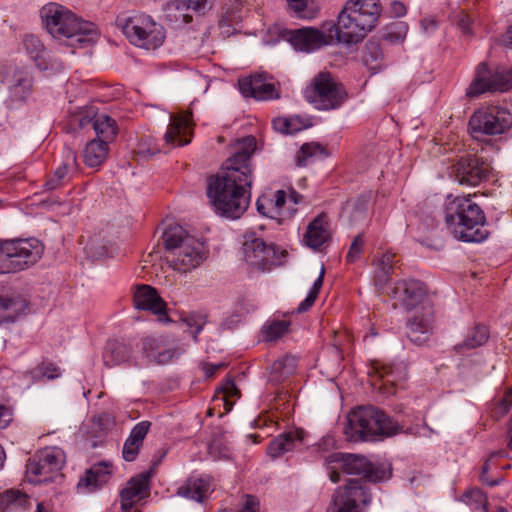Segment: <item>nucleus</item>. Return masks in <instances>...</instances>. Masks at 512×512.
I'll return each instance as SVG.
<instances>
[{
  "mask_svg": "<svg viewBox=\"0 0 512 512\" xmlns=\"http://www.w3.org/2000/svg\"><path fill=\"white\" fill-rule=\"evenodd\" d=\"M256 148L257 141L252 135L237 140L220 172L209 178L207 195L217 214L238 219L247 210L253 183L251 157Z\"/></svg>",
  "mask_w": 512,
  "mask_h": 512,
  "instance_id": "obj_1",
  "label": "nucleus"
},
{
  "mask_svg": "<svg viewBox=\"0 0 512 512\" xmlns=\"http://www.w3.org/2000/svg\"><path fill=\"white\" fill-rule=\"evenodd\" d=\"M443 214L448 231L459 241L481 243L490 235L486 215L470 195H448Z\"/></svg>",
  "mask_w": 512,
  "mask_h": 512,
  "instance_id": "obj_2",
  "label": "nucleus"
},
{
  "mask_svg": "<svg viewBox=\"0 0 512 512\" xmlns=\"http://www.w3.org/2000/svg\"><path fill=\"white\" fill-rule=\"evenodd\" d=\"M45 28L51 36L73 48H83L98 40L95 24L83 21L66 7L49 3L41 10Z\"/></svg>",
  "mask_w": 512,
  "mask_h": 512,
  "instance_id": "obj_3",
  "label": "nucleus"
},
{
  "mask_svg": "<svg viewBox=\"0 0 512 512\" xmlns=\"http://www.w3.org/2000/svg\"><path fill=\"white\" fill-rule=\"evenodd\" d=\"M175 356V351L162 349L159 341L146 337L138 341L109 340L103 351L104 365L112 368L121 364L140 366L147 361L165 364Z\"/></svg>",
  "mask_w": 512,
  "mask_h": 512,
  "instance_id": "obj_4",
  "label": "nucleus"
},
{
  "mask_svg": "<svg viewBox=\"0 0 512 512\" xmlns=\"http://www.w3.org/2000/svg\"><path fill=\"white\" fill-rule=\"evenodd\" d=\"M413 433L374 406L358 407L347 415L344 433L349 441L374 440L377 436L390 437L398 433Z\"/></svg>",
  "mask_w": 512,
  "mask_h": 512,
  "instance_id": "obj_5",
  "label": "nucleus"
},
{
  "mask_svg": "<svg viewBox=\"0 0 512 512\" xmlns=\"http://www.w3.org/2000/svg\"><path fill=\"white\" fill-rule=\"evenodd\" d=\"M163 241L173 268L177 271H191L207 258L204 242L181 226L168 228L163 234Z\"/></svg>",
  "mask_w": 512,
  "mask_h": 512,
  "instance_id": "obj_6",
  "label": "nucleus"
},
{
  "mask_svg": "<svg viewBox=\"0 0 512 512\" xmlns=\"http://www.w3.org/2000/svg\"><path fill=\"white\" fill-rule=\"evenodd\" d=\"M116 25L131 44L146 50L159 48L166 38L162 24L145 13H121L116 18Z\"/></svg>",
  "mask_w": 512,
  "mask_h": 512,
  "instance_id": "obj_7",
  "label": "nucleus"
},
{
  "mask_svg": "<svg viewBox=\"0 0 512 512\" xmlns=\"http://www.w3.org/2000/svg\"><path fill=\"white\" fill-rule=\"evenodd\" d=\"M44 253V245L37 238L0 241V274L16 273L36 264Z\"/></svg>",
  "mask_w": 512,
  "mask_h": 512,
  "instance_id": "obj_8",
  "label": "nucleus"
},
{
  "mask_svg": "<svg viewBox=\"0 0 512 512\" xmlns=\"http://www.w3.org/2000/svg\"><path fill=\"white\" fill-rule=\"evenodd\" d=\"M347 92L330 72L317 74L305 92L306 99L318 110H334L341 107L347 99Z\"/></svg>",
  "mask_w": 512,
  "mask_h": 512,
  "instance_id": "obj_9",
  "label": "nucleus"
},
{
  "mask_svg": "<svg viewBox=\"0 0 512 512\" xmlns=\"http://www.w3.org/2000/svg\"><path fill=\"white\" fill-rule=\"evenodd\" d=\"M302 202L303 196L293 188L288 191L269 190L258 197L256 207L261 215L282 223L295 215L297 205Z\"/></svg>",
  "mask_w": 512,
  "mask_h": 512,
  "instance_id": "obj_10",
  "label": "nucleus"
},
{
  "mask_svg": "<svg viewBox=\"0 0 512 512\" xmlns=\"http://www.w3.org/2000/svg\"><path fill=\"white\" fill-rule=\"evenodd\" d=\"M512 127V113L500 106H487L477 109L469 120L471 133L481 135H501Z\"/></svg>",
  "mask_w": 512,
  "mask_h": 512,
  "instance_id": "obj_11",
  "label": "nucleus"
},
{
  "mask_svg": "<svg viewBox=\"0 0 512 512\" xmlns=\"http://www.w3.org/2000/svg\"><path fill=\"white\" fill-rule=\"evenodd\" d=\"M63 463L62 450L56 447L45 448L28 459L26 463L27 480L33 484L51 481L53 475L62 468Z\"/></svg>",
  "mask_w": 512,
  "mask_h": 512,
  "instance_id": "obj_12",
  "label": "nucleus"
},
{
  "mask_svg": "<svg viewBox=\"0 0 512 512\" xmlns=\"http://www.w3.org/2000/svg\"><path fill=\"white\" fill-rule=\"evenodd\" d=\"M371 502L369 489L362 480H350L345 486L339 487L332 499L327 512H363Z\"/></svg>",
  "mask_w": 512,
  "mask_h": 512,
  "instance_id": "obj_13",
  "label": "nucleus"
},
{
  "mask_svg": "<svg viewBox=\"0 0 512 512\" xmlns=\"http://www.w3.org/2000/svg\"><path fill=\"white\" fill-rule=\"evenodd\" d=\"M338 464L341 471L348 475H358L369 482H378L387 477L382 466H375L366 457L355 454L332 453L328 456V464Z\"/></svg>",
  "mask_w": 512,
  "mask_h": 512,
  "instance_id": "obj_14",
  "label": "nucleus"
},
{
  "mask_svg": "<svg viewBox=\"0 0 512 512\" xmlns=\"http://www.w3.org/2000/svg\"><path fill=\"white\" fill-rule=\"evenodd\" d=\"M246 263L259 271L269 272L280 265V257L273 244H266L261 238L246 240L243 244Z\"/></svg>",
  "mask_w": 512,
  "mask_h": 512,
  "instance_id": "obj_15",
  "label": "nucleus"
},
{
  "mask_svg": "<svg viewBox=\"0 0 512 512\" xmlns=\"http://www.w3.org/2000/svg\"><path fill=\"white\" fill-rule=\"evenodd\" d=\"M240 93L246 98L260 101L280 98V87L273 78L266 73H255L238 80Z\"/></svg>",
  "mask_w": 512,
  "mask_h": 512,
  "instance_id": "obj_16",
  "label": "nucleus"
},
{
  "mask_svg": "<svg viewBox=\"0 0 512 512\" xmlns=\"http://www.w3.org/2000/svg\"><path fill=\"white\" fill-rule=\"evenodd\" d=\"M2 82L8 88L7 103L10 107L24 104L32 94V77L24 68L6 67Z\"/></svg>",
  "mask_w": 512,
  "mask_h": 512,
  "instance_id": "obj_17",
  "label": "nucleus"
},
{
  "mask_svg": "<svg viewBox=\"0 0 512 512\" xmlns=\"http://www.w3.org/2000/svg\"><path fill=\"white\" fill-rule=\"evenodd\" d=\"M491 167L476 155L466 154L452 165L455 179L462 185L476 186L489 176Z\"/></svg>",
  "mask_w": 512,
  "mask_h": 512,
  "instance_id": "obj_18",
  "label": "nucleus"
},
{
  "mask_svg": "<svg viewBox=\"0 0 512 512\" xmlns=\"http://www.w3.org/2000/svg\"><path fill=\"white\" fill-rule=\"evenodd\" d=\"M365 22L357 17L355 10L346 11L343 7L334 25L336 38L344 44H357L362 41L374 27L363 25Z\"/></svg>",
  "mask_w": 512,
  "mask_h": 512,
  "instance_id": "obj_19",
  "label": "nucleus"
},
{
  "mask_svg": "<svg viewBox=\"0 0 512 512\" xmlns=\"http://www.w3.org/2000/svg\"><path fill=\"white\" fill-rule=\"evenodd\" d=\"M283 38L289 42L296 51L312 53L328 45L331 37L317 28L303 27L285 30L283 32Z\"/></svg>",
  "mask_w": 512,
  "mask_h": 512,
  "instance_id": "obj_20",
  "label": "nucleus"
},
{
  "mask_svg": "<svg viewBox=\"0 0 512 512\" xmlns=\"http://www.w3.org/2000/svg\"><path fill=\"white\" fill-rule=\"evenodd\" d=\"M407 320L408 338L420 345L428 339L433 329V307L431 304H422L421 307L410 311Z\"/></svg>",
  "mask_w": 512,
  "mask_h": 512,
  "instance_id": "obj_21",
  "label": "nucleus"
},
{
  "mask_svg": "<svg viewBox=\"0 0 512 512\" xmlns=\"http://www.w3.org/2000/svg\"><path fill=\"white\" fill-rule=\"evenodd\" d=\"M151 474L142 472L130 478L120 491V504L124 512H129L136 503L149 495Z\"/></svg>",
  "mask_w": 512,
  "mask_h": 512,
  "instance_id": "obj_22",
  "label": "nucleus"
},
{
  "mask_svg": "<svg viewBox=\"0 0 512 512\" xmlns=\"http://www.w3.org/2000/svg\"><path fill=\"white\" fill-rule=\"evenodd\" d=\"M213 0H170L166 8V17L170 21L188 24L192 21L190 12L204 14L212 6Z\"/></svg>",
  "mask_w": 512,
  "mask_h": 512,
  "instance_id": "obj_23",
  "label": "nucleus"
},
{
  "mask_svg": "<svg viewBox=\"0 0 512 512\" xmlns=\"http://www.w3.org/2000/svg\"><path fill=\"white\" fill-rule=\"evenodd\" d=\"M113 474V464L110 461H100L93 464L77 483L81 493H92L101 489L109 482Z\"/></svg>",
  "mask_w": 512,
  "mask_h": 512,
  "instance_id": "obj_24",
  "label": "nucleus"
},
{
  "mask_svg": "<svg viewBox=\"0 0 512 512\" xmlns=\"http://www.w3.org/2000/svg\"><path fill=\"white\" fill-rule=\"evenodd\" d=\"M193 127L192 113L184 112L171 115L170 123L164 135L166 144L170 146H184L191 141Z\"/></svg>",
  "mask_w": 512,
  "mask_h": 512,
  "instance_id": "obj_25",
  "label": "nucleus"
},
{
  "mask_svg": "<svg viewBox=\"0 0 512 512\" xmlns=\"http://www.w3.org/2000/svg\"><path fill=\"white\" fill-rule=\"evenodd\" d=\"M78 170L76 152L65 147L62 154V162L47 179L45 187L47 190H55L65 185Z\"/></svg>",
  "mask_w": 512,
  "mask_h": 512,
  "instance_id": "obj_26",
  "label": "nucleus"
},
{
  "mask_svg": "<svg viewBox=\"0 0 512 512\" xmlns=\"http://www.w3.org/2000/svg\"><path fill=\"white\" fill-rule=\"evenodd\" d=\"M402 292V304L408 311H413L422 306V304H430L426 299V290L420 281L402 280L398 281L394 287L395 296Z\"/></svg>",
  "mask_w": 512,
  "mask_h": 512,
  "instance_id": "obj_27",
  "label": "nucleus"
},
{
  "mask_svg": "<svg viewBox=\"0 0 512 512\" xmlns=\"http://www.w3.org/2000/svg\"><path fill=\"white\" fill-rule=\"evenodd\" d=\"M133 302L138 310L151 311L156 315L166 314V303L150 285H137L133 293Z\"/></svg>",
  "mask_w": 512,
  "mask_h": 512,
  "instance_id": "obj_28",
  "label": "nucleus"
},
{
  "mask_svg": "<svg viewBox=\"0 0 512 512\" xmlns=\"http://www.w3.org/2000/svg\"><path fill=\"white\" fill-rule=\"evenodd\" d=\"M330 238L331 233L327 215L321 213L308 224L303 235V243L313 250H319L329 242Z\"/></svg>",
  "mask_w": 512,
  "mask_h": 512,
  "instance_id": "obj_29",
  "label": "nucleus"
},
{
  "mask_svg": "<svg viewBox=\"0 0 512 512\" xmlns=\"http://www.w3.org/2000/svg\"><path fill=\"white\" fill-rule=\"evenodd\" d=\"M150 428L151 422L141 421L131 429L122 449V457L125 461L132 462L136 460Z\"/></svg>",
  "mask_w": 512,
  "mask_h": 512,
  "instance_id": "obj_30",
  "label": "nucleus"
},
{
  "mask_svg": "<svg viewBox=\"0 0 512 512\" xmlns=\"http://www.w3.org/2000/svg\"><path fill=\"white\" fill-rule=\"evenodd\" d=\"M346 11L355 10L357 17L362 19L363 25L373 26L381 15V5L379 0H348L343 6Z\"/></svg>",
  "mask_w": 512,
  "mask_h": 512,
  "instance_id": "obj_31",
  "label": "nucleus"
},
{
  "mask_svg": "<svg viewBox=\"0 0 512 512\" xmlns=\"http://www.w3.org/2000/svg\"><path fill=\"white\" fill-rule=\"evenodd\" d=\"M210 487L211 483L208 478L189 477L177 488L176 494L188 500L201 503L207 497Z\"/></svg>",
  "mask_w": 512,
  "mask_h": 512,
  "instance_id": "obj_32",
  "label": "nucleus"
},
{
  "mask_svg": "<svg viewBox=\"0 0 512 512\" xmlns=\"http://www.w3.org/2000/svg\"><path fill=\"white\" fill-rule=\"evenodd\" d=\"M490 332L487 326L478 324L471 328L464 340L454 346V351L460 355H465L469 351L479 348L487 343Z\"/></svg>",
  "mask_w": 512,
  "mask_h": 512,
  "instance_id": "obj_33",
  "label": "nucleus"
},
{
  "mask_svg": "<svg viewBox=\"0 0 512 512\" xmlns=\"http://www.w3.org/2000/svg\"><path fill=\"white\" fill-rule=\"evenodd\" d=\"M302 431H290L283 433L273 439L268 446V454L273 457H279L284 453L296 449L302 444Z\"/></svg>",
  "mask_w": 512,
  "mask_h": 512,
  "instance_id": "obj_34",
  "label": "nucleus"
},
{
  "mask_svg": "<svg viewBox=\"0 0 512 512\" xmlns=\"http://www.w3.org/2000/svg\"><path fill=\"white\" fill-rule=\"evenodd\" d=\"M493 70L485 62L480 63L475 71V77L469 85L466 94L477 97L486 92H492Z\"/></svg>",
  "mask_w": 512,
  "mask_h": 512,
  "instance_id": "obj_35",
  "label": "nucleus"
},
{
  "mask_svg": "<svg viewBox=\"0 0 512 512\" xmlns=\"http://www.w3.org/2000/svg\"><path fill=\"white\" fill-rule=\"evenodd\" d=\"M297 358L285 355L274 361L269 368V382L280 384L293 375L297 368Z\"/></svg>",
  "mask_w": 512,
  "mask_h": 512,
  "instance_id": "obj_36",
  "label": "nucleus"
},
{
  "mask_svg": "<svg viewBox=\"0 0 512 512\" xmlns=\"http://www.w3.org/2000/svg\"><path fill=\"white\" fill-rule=\"evenodd\" d=\"M23 46L26 53L40 70L46 71L49 69L48 60L51 61L50 54L37 36L32 34L26 35L23 39Z\"/></svg>",
  "mask_w": 512,
  "mask_h": 512,
  "instance_id": "obj_37",
  "label": "nucleus"
},
{
  "mask_svg": "<svg viewBox=\"0 0 512 512\" xmlns=\"http://www.w3.org/2000/svg\"><path fill=\"white\" fill-rule=\"evenodd\" d=\"M384 58V52L380 43L374 39L369 40L362 54V61L367 69L373 74L378 73L385 66Z\"/></svg>",
  "mask_w": 512,
  "mask_h": 512,
  "instance_id": "obj_38",
  "label": "nucleus"
},
{
  "mask_svg": "<svg viewBox=\"0 0 512 512\" xmlns=\"http://www.w3.org/2000/svg\"><path fill=\"white\" fill-rule=\"evenodd\" d=\"M328 156L327 149L316 142L304 143L298 150L295 159L299 167H306Z\"/></svg>",
  "mask_w": 512,
  "mask_h": 512,
  "instance_id": "obj_39",
  "label": "nucleus"
},
{
  "mask_svg": "<svg viewBox=\"0 0 512 512\" xmlns=\"http://www.w3.org/2000/svg\"><path fill=\"white\" fill-rule=\"evenodd\" d=\"M108 144L105 141L91 140L86 144L83 152V161L86 166L96 168L101 166L108 155Z\"/></svg>",
  "mask_w": 512,
  "mask_h": 512,
  "instance_id": "obj_40",
  "label": "nucleus"
},
{
  "mask_svg": "<svg viewBox=\"0 0 512 512\" xmlns=\"http://www.w3.org/2000/svg\"><path fill=\"white\" fill-rule=\"evenodd\" d=\"M394 255L385 253L375 262L374 284L378 291H382L389 282L393 273Z\"/></svg>",
  "mask_w": 512,
  "mask_h": 512,
  "instance_id": "obj_41",
  "label": "nucleus"
},
{
  "mask_svg": "<svg viewBox=\"0 0 512 512\" xmlns=\"http://www.w3.org/2000/svg\"><path fill=\"white\" fill-rule=\"evenodd\" d=\"M93 129L98 141H112L117 134L116 121L106 114H95L93 120Z\"/></svg>",
  "mask_w": 512,
  "mask_h": 512,
  "instance_id": "obj_42",
  "label": "nucleus"
},
{
  "mask_svg": "<svg viewBox=\"0 0 512 512\" xmlns=\"http://www.w3.org/2000/svg\"><path fill=\"white\" fill-rule=\"evenodd\" d=\"M272 124L276 131L283 134H294L310 126L309 120L299 115L277 117Z\"/></svg>",
  "mask_w": 512,
  "mask_h": 512,
  "instance_id": "obj_43",
  "label": "nucleus"
},
{
  "mask_svg": "<svg viewBox=\"0 0 512 512\" xmlns=\"http://www.w3.org/2000/svg\"><path fill=\"white\" fill-rule=\"evenodd\" d=\"M23 307L24 301L21 297L0 295V323L14 321Z\"/></svg>",
  "mask_w": 512,
  "mask_h": 512,
  "instance_id": "obj_44",
  "label": "nucleus"
},
{
  "mask_svg": "<svg viewBox=\"0 0 512 512\" xmlns=\"http://www.w3.org/2000/svg\"><path fill=\"white\" fill-rule=\"evenodd\" d=\"M291 322L289 320H268L261 329L263 339L266 342H274L289 332Z\"/></svg>",
  "mask_w": 512,
  "mask_h": 512,
  "instance_id": "obj_45",
  "label": "nucleus"
},
{
  "mask_svg": "<svg viewBox=\"0 0 512 512\" xmlns=\"http://www.w3.org/2000/svg\"><path fill=\"white\" fill-rule=\"evenodd\" d=\"M461 501L468 505L473 512H487L488 499L479 488L467 490L461 497Z\"/></svg>",
  "mask_w": 512,
  "mask_h": 512,
  "instance_id": "obj_46",
  "label": "nucleus"
},
{
  "mask_svg": "<svg viewBox=\"0 0 512 512\" xmlns=\"http://www.w3.org/2000/svg\"><path fill=\"white\" fill-rule=\"evenodd\" d=\"M512 89V68L497 67L493 70L492 92H506Z\"/></svg>",
  "mask_w": 512,
  "mask_h": 512,
  "instance_id": "obj_47",
  "label": "nucleus"
},
{
  "mask_svg": "<svg viewBox=\"0 0 512 512\" xmlns=\"http://www.w3.org/2000/svg\"><path fill=\"white\" fill-rule=\"evenodd\" d=\"M31 375L36 381H40L42 379L54 380L62 375V371L56 364L50 361H42L32 369Z\"/></svg>",
  "mask_w": 512,
  "mask_h": 512,
  "instance_id": "obj_48",
  "label": "nucleus"
},
{
  "mask_svg": "<svg viewBox=\"0 0 512 512\" xmlns=\"http://www.w3.org/2000/svg\"><path fill=\"white\" fill-rule=\"evenodd\" d=\"M217 394L221 395V399L224 401V406L227 412L232 409L233 402L229 400L232 397H239V390L233 380H226L222 386L217 390Z\"/></svg>",
  "mask_w": 512,
  "mask_h": 512,
  "instance_id": "obj_49",
  "label": "nucleus"
},
{
  "mask_svg": "<svg viewBox=\"0 0 512 512\" xmlns=\"http://www.w3.org/2000/svg\"><path fill=\"white\" fill-rule=\"evenodd\" d=\"M375 372L385 383L395 384L399 379L402 378L401 371L396 369L392 364H377L374 367Z\"/></svg>",
  "mask_w": 512,
  "mask_h": 512,
  "instance_id": "obj_50",
  "label": "nucleus"
},
{
  "mask_svg": "<svg viewBox=\"0 0 512 512\" xmlns=\"http://www.w3.org/2000/svg\"><path fill=\"white\" fill-rule=\"evenodd\" d=\"M27 501V495L20 492L19 490H8L0 494V504L6 505L7 507H22L27 503Z\"/></svg>",
  "mask_w": 512,
  "mask_h": 512,
  "instance_id": "obj_51",
  "label": "nucleus"
},
{
  "mask_svg": "<svg viewBox=\"0 0 512 512\" xmlns=\"http://www.w3.org/2000/svg\"><path fill=\"white\" fill-rule=\"evenodd\" d=\"M183 321L190 329V333L192 334L194 341L197 342V337L206 324V317L201 314L191 313L188 314Z\"/></svg>",
  "mask_w": 512,
  "mask_h": 512,
  "instance_id": "obj_52",
  "label": "nucleus"
},
{
  "mask_svg": "<svg viewBox=\"0 0 512 512\" xmlns=\"http://www.w3.org/2000/svg\"><path fill=\"white\" fill-rule=\"evenodd\" d=\"M365 245L364 235L358 234L352 241L349 250L346 255V261L348 263H355L362 255L363 247Z\"/></svg>",
  "mask_w": 512,
  "mask_h": 512,
  "instance_id": "obj_53",
  "label": "nucleus"
},
{
  "mask_svg": "<svg viewBox=\"0 0 512 512\" xmlns=\"http://www.w3.org/2000/svg\"><path fill=\"white\" fill-rule=\"evenodd\" d=\"M512 407V388H508L503 397L496 403L493 415L497 418L505 416Z\"/></svg>",
  "mask_w": 512,
  "mask_h": 512,
  "instance_id": "obj_54",
  "label": "nucleus"
},
{
  "mask_svg": "<svg viewBox=\"0 0 512 512\" xmlns=\"http://www.w3.org/2000/svg\"><path fill=\"white\" fill-rule=\"evenodd\" d=\"M93 422L103 433L111 431L116 424L115 417L108 412H102L98 414L96 417H94Z\"/></svg>",
  "mask_w": 512,
  "mask_h": 512,
  "instance_id": "obj_55",
  "label": "nucleus"
},
{
  "mask_svg": "<svg viewBox=\"0 0 512 512\" xmlns=\"http://www.w3.org/2000/svg\"><path fill=\"white\" fill-rule=\"evenodd\" d=\"M289 8L299 18L310 19L313 17V13L307 8L308 0H286Z\"/></svg>",
  "mask_w": 512,
  "mask_h": 512,
  "instance_id": "obj_56",
  "label": "nucleus"
},
{
  "mask_svg": "<svg viewBox=\"0 0 512 512\" xmlns=\"http://www.w3.org/2000/svg\"><path fill=\"white\" fill-rule=\"evenodd\" d=\"M368 217V201L367 200H358L354 205V208L350 215V220L352 223L357 224L363 220H366Z\"/></svg>",
  "mask_w": 512,
  "mask_h": 512,
  "instance_id": "obj_57",
  "label": "nucleus"
},
{
  "mask_svg": "<svg viewBox=\"0 0 512 512\" xmlns=\"http://www.w3.org/2000/svg\"><path fill=\"white\" fill-rule=\"evenodd\" d=\"M395 31L386 34L385 38L390 41H401L405 38L407 33V26L403 23L394 26Z\"/></svg>",
  "mask_w": 512,
  "mask_h": 512,
  "instance_id": "obj_58",
  "label": "nucleus"
},
{
  "mask_svg": "<svg viewBox=\"0 0 512 512\" xmlns=\"http://www.w3.org/2000/svg\"><path fill=\"white\" fill-rule=\"evenodd\" d=\"M12 416V408L7 405L0 404V429H4L9 426L12 421Z\"/></svg>",
  "mask_w": 512,
  "mask_h": 512,
  "instance_id": "obj_59",
  "label": "nucleus"
},
{
  "mask_svg": "<svg viewBox=\"0 0 512 512\" xmlns=\"http://www.w3.org/2000/svg\"><path fill=\"white\" fill-rule=\"evenodd\" d=\"M259 501L255 496L247 495L243 507L239 512H258Z\"/></svg>",
  "mask_w": 512,
  "mask_h": 512,
  "instance_id": "obj_60",
  "label": "nucleus"
},
{
  "mask_svg": "<svg viewBox=\"0 0 512 512\" xmlns=\"http://www.w3.org/2000/svg\"><path fill=\"white\" fill-rule=\"evenodd\" d=\"M316 299H317V296H315L314 293L308 292L306 298L298 305L297 312L303 313V312L307 311L308 309H310L314 305Z\"/></svg>",
  "mask_w": 512,
  "mask_h": 512,
  "instance_id": "obj_61",
  "label": "nucleus"
},
{
  "mask_svg": "<svg viewBox=\"0 0 512 512\" xmlns=\"http://www.w3.org/2000/svg\"><path fill=\"white\" fill-rule=\"evenodd\" d=\"M326 465H327V470H328V475H329V479L333 482V483H337L340 481V472L338 471L339 469L341 470L340 466L338 464H328V457L326 458Z\"/></svg>",
  "mask_w": 512,
  "mask_h": 512,
  "instance_id": "obj_62",
  "label": "nucleus"
},
{
  "mask_svg": "<svg viewBox=\"0 0 512 512\" xmlns=\"http://www.w3.org/2000/svg\"><path fill=\"white\" fill-rule=\"evenodd\" d=\"M94 118H95V115L90 116L89 114L80 113L79 115H77L75 117V121H77L78 127L80 129H84L90 124L93 126Z\"/></svg>",
  "mask_w": 512,
  "mask_h": 512,
  "instance_id": "obj_63",
  "label": "nucleus"
},
{
  "mask_svg": "<svg viewBox=\"0 0 512 512\" xmlns=\"http://www.w3.org/2000/svg\"><path fill=\"white\" fill-rule=\"evenodd\" d=\"M421 28L426 33H431L437 28V21L433 17L424 18L421 20Z\"/></svg>",
  "mask_w": 512,
  "mask_h": 512,
  "instance_id": "obj_64",
  "label": "nucleus"
}]
</instances>
